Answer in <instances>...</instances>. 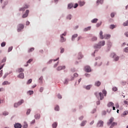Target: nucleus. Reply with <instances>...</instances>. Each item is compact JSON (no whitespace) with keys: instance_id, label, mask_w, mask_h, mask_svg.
Segmentation results:
<instances>
[{"instance_id":"nucleus-1","label":"nucleus","mask_w":128,"mask_h":128,"mask_svg":"<svg viewBox=\"0 0 128 128\" xmlns=\"http://www.w3.org/2000/svg\"><path fill=\"white\" fill-rule=\"evenodd\" d=\"M114 118L112 117L108 122V126H110V124H111L110 128H114V126H116L118 125V123L114 122Z\"/></svg>"},{"instance_id":"nucleus-2","label":"nucleus","mask_w":128,"mask_h":128,"mask_svg":"<svg viewBox=\"0 0 128 128\" xmlns=\"http://www.w3.org/2000/svg\"><path fill=\"white\" fill-rule=\"evenodd\" d=\"M104 44H106V42L104 40H102L98 44H96L95 46H94V48H100L104 46Z\"/></svg>"},{"instance_id":"nucleus-3","label":"nucleus","mask_w":128,"mask_h":128,"mask_svg":"<svg viewBox=\"0 0 128 128\" xmlns=\"http://www.w3.org/2000/svg\"><path fill=\"white\" fill-rule=\"evenodd\" d=\"M24 26L23 25V24H20L18 25V28H17V32H20L22 30H24Z\"/></svg>"},{"instance_id":"nucleus-4","label":"nucleus","mask_w":128,"mask_h":128,"mask_svg":"<svg viewBox=\"0 0 128 128\" xmlns=\"http://www.w3.org/2000/svg\"><path fill=\"white\" fill-rule=\"evenodd\" d=\"M95 95L98 98H100V100H104V95L102 94V93L96 92Z\"/></svg>"},{"instance_id":"nucleus-5","label":"nucleus","mask_w":128,"mask_h":128,"mask_svg":"<svg viewBox=\"0 0 128 128\" xmlns=\"http://www.w3.org/2000/svg\"><path fill=\"white\" fill-rule=\"evenodd\" d=\"M112 58L115 60V62H118V60H120V56H116V54L112 53Z\"/></svg>"},{"instance_id":"nucleus-6","label":"nucleus","mask_w":128,"mask_h":128,"mask_svg":"<svg viewBox=\"0 0 128 128\" xmlns=\"http://www.w3.org/2000/svg\"><path fill=\"white\" fill-rule=\"evenodd\" d=\"M66 33L64 32V34H62L60 36V42H64L66 40V39L64 38V36H66Z\"/></svg>"},{"instance_id":"nucleus-7","label":"nucleus","mask_w":128,"mask_h":128,"mask_svg":"<svg viewBox=\"0 0 128 128\" xmlns=\"http://www.w3.org/2000/svg\"><path fill=\"white\" fill-rule=\"evenodd\" d=\"M84 70L86 72H92V69L89 66H86L84 68Z\"/></svg>"},{"instance_id":"nucleus-8","label":"nucleus","mask_w":128,"mask_h":128,"mask_svg":"<svg viewBox=\"0 0 128 128\" xmlns=\"http://www.w3.org/2000/svg\"><path fill=\"white\" fill-rule=\"evenodd\" d=\"M104 126V122H102V120H100L98 122L97 124V126Z\"/></svg>"},{"instance_id":"nucleus-9","label":"nucleus","mask_w":128,"mask_h":128,"mask_svg":"<svg viewBox=\"0 0 128 128\" xmlns=\"http://www.w3.org/2000/svg\"><path fill=\"white\" fill-rule=\"evenodd\" d=\"M29 12H30V10H26V14H24L22 15V18H26L28 16Z\"/></svg>"},{"instance_id":"nucleus-10","label":"nucleus","mask_w":128,"mask_h":128,"mask_svg":"<svg viewBox=\"0 0 128 128\" xmlns=\"http://www.w3.org/2000/svg\"><path fill=\"white\" fill-rule=\"evenodd\" d=\"M18 78H24V73H21L18 76Z\"/></svg>"},{"instance_id":"nucleus-11","label":"nucleus","mask_w":128,"mask_h":128,"mask_svg":"<svg viewBox=\"0 0 128 128\" xmlns=\"http://www.w3.org/2000/svg\"><path fill=\"white\" fill-rule=\"evenodd\" d=\"M15 128H22V124L17 123L14 124Z\"/></svg>"},{"instance_id":"nucleus-12","label":"nucleus","mask_w":128,"mask_h":128,"mask_svg":"<svg viewBox=\"0 0 128 128\" xmlns=\"http://www.w3.org/2000/svg\"><path fill=\"white\" fill-rule=\"evenodd\" d=\"M66 68V66H60L58 68V70H64Z\"/></svg>"},{"instance_id":"nucleus-13","label":"nucleus","mask_w":128,"mask_h":128,"mask_svg":"<svg viewBox=\"0 0 128 128\" xmlns=\"http://www.w3.org/2000/svg\"><path fill=\"white\" fill-rule=\"evenodd\" d=\"M34 118L36 120H40V114H36L34 116Z\"/></svg>"},{"instance_id":"nucleus-14","label":"nucleus","mask_w":128,"mask_h":128,"mask_svg":"<svg viewBox=\"0 0 128 128\" xmlns=\"http://www.w3.org/2000/svg\"><path fill=\"white\" fill-rule=\"evenodd\" d=\"M107 106L108 108H110V106H114V104L112 103V102H110L108 104Z\"/></svg>"},{"instance_id":"nucleus-15","label":"nucleus","mask_w":128,"mask_h":128,"mask_svg":"<svg viewBox=\"0 0 128 128\" xmlns=\"http://www.w3.org/2000/svg\"><path fill=\"white\" fill-rule=\"evenodd\" d=\"M110 38V34H105L104 36V38H105L106 40H108V38Z\"/></svg>"},{"instance_id":"nucleus-16","label":"nucleus","mask_w":128,"mask_h":128,"mask_svg":"<svg viewBox=\"0 0 128 128\" xmlns=\"http://www.w3.org/2000/svg\"><path fill=\"white\" fill-rule=\"evenodd\" d=\"M100 40H104V36L102 35V31H100Z\"/></svg>"},{"instance_id":"nucleus-17","label":"nucleus","mask_w":128,"mask_h":128,"mask_svg":"<svg viewBox=\"0 0 128 128\" xmlns=\"http://www.w3.org/2000/svg\"><path fill=\"white\" fill-rule=\"evenodd\" d=\"M84 4H86V2L84 1L82 2V1H80L79 2V6H82Z\"/></svg>"},{"instance_id":"nucleus-18","label":"nucleus","mask_w":128,"mask_h":128,"mask_svg":"<svg viewBox=\"0 0 128 128\" xmlns=\"http://www.w3.org/2000/svg\"><path fill=\"white\" fill-rule=\"evenodd\" d=\"M90 28H92L91 26H88L85 28H84V32H88V30H90Z\"/></svg>"},{"instance_id":"nucleus-19","label":"nucleus","mask_w":128,"mask_h":128,"mask_svg":"<svg viewBox=\"0 0 128 128\" xmlns=\"http://www.w3.org/2000/svg\"><path fill=\"white\" fill-rule=\"evenodd\" d=\"M86 120L82 121L80 124L81 126H86Z\"/></svg>"},{"instance_id":"nucleus-20","label":"nucleus","mask_w":128,"mask_h":128,"mask_svg":"<svg viewBox=\"0 0 128 128\" xmlns=\"http://www.w3.org/2000/svg\"><path fill=\"white\" fill-rule=\"evenodd\" d=\"M96 86H100V81H97L95 82Z\"/></svg>"},{"instance_id":"nucleus-21","label":"nucleus","mask_w":128,"mask_h":128,"mask_svg":"<svg viewBox=\"0 0 128 128\" xmlns=\"http://www.w3.org/2000/svg\"><path fill=\"white\" fill-rule=\"evenodd\" d=\"M28 8V5L26 4L24 6V8H20V10H24V8Z\"/></svg>"},{"instance_id":"nucleus-22","label":"nucleus","mask_w":128,"mask_h":128,"mask_svg":"<svg viewBox=\"0 0 128 128\" xmlns=\"http://www.w3.org/2000/svg\"><path fill=\"white\" fill-rule=\"evenodd\" d=\"M73 6H74V5L72 4H68V8L69 10H70V8H72Z\"/></svg>"},{"instance_id":"nucleus-23","label":"nucleus","mask_w":128,"mask_h":128,"mask_svg":"<svg viewBox=\"0 0 128 128\" xmlns=\"http://www.w3.org/2000/svg\"><path fill=\"white\" fill-rule=\"evenodd\" d=\"M52 128H56L58 126V122H55L52 124Z\"/></svg>"},{"instance_id":"nucleus-24","label":"nucleus","mask_w":128,"mask_h":128,"mask_svg":"<svg viewBox=\"0 0 128 128\" xmlns=\"http://www.w3.org/2000/svg\"><path fill=\"white\" fill-rule=\"evenodd\" d=\"M98 20L97 18H94L92 20V24H96L98 22Z\"/></svg>"},{"instance_id":"nucleus-25","label":"nucleus","mask_w":128,"mask_h":128,"mask_svg":"<svg viewBox=\"0 0 128 128\" xmlns=\"http://www.w3.org/2000/svg\"><path fill=\"white\" fill-rule=\"evenodd\" d=\"M76 38H78V34H74L72 36V40H74Z\"/></svg>"},{"instance_id":"nucleus-26","label":"nucleus","mask_w":128,"mask_h":128,"mask_svg":"<svg viewBox=\"0 0 128 128\" xmlns=\"http://www.w3.org/2000/svg\"><path fill=\"white\" fill-rule=\"evenodd\" d=\"M28 94H29V96H30L31 94H34V91L32 90H29L27 92Z\"/></svg>"},{"instance_id":"nucleus-27","label":"nucleus","mask_w":128,"mask_h":128,"mask_svg":"<svg viewBox=\"0 0 128 128\" xmlns=\"http://www.w3.org/2000/svg\"><path fill=\"white\" fill-rule=\"evenodd\" d=\"M28 128V123L26 122H24V124H23V128Z\"/></svg>"},{"instance_id":"nucleus-28","label":"nucleus","mask_w":128,"mask_h":128,"mask_svg":"<svg viewBox=\"0 0 128 128\" xmlns=\"http://www.w3.org/2000/svg\"><path fill=\"white\" fill-rule=\"evenodd\" d=\"M34 48H30L28 50V52H34Z\"/></svg>"},{"instance_id":"nucleus-29","label":"nucleus","mask_w":128,"mask_h":128,"mask_svg":"<svg viewBox=\"0 0 128 128\" xmlns=\"http://www.w3.org/2000/svg\"><path fill=\"white\" fill-rule=\"evenodd\" d=\"M54 110L58 112V110H60V106H56L54 108Z\"/></svg>"},{"instance_id":"nucleus-30","label":"nucleus","mask_w":128,"mask_h":128,"mask_svg":"<svg viewBox=\"0 0 128 128\" xmlns=\"http://www.w3.org/2000/svg\"><path fill=\"white\" fill-rule=\"evenodd\" d=\"M116 27V25L112 24L110 26V28L111 30H114Z\"/></svg>"},{"instance_id":"nucleus-31","label":"nucleus","mask_w":128,"mask_h":128,"mask_svg":"<svg viewBox=\"0 0 128 128\" xmlns=\"http://www.w3.org/2000/svg\"><path fill=\"white\" fill-rule=\"evenodd\" d=\"M90 88H92V85H88L87 86L85 87V88H86V90H90Z\"/></svg>"},{"instance_id":"nucleus-32","label":"nucleus","mask_w":128,"mask_h":128,"mask_svg":"<svg viewBox=\"0 0 128 128\" xmlns=\"http://www.w3.org/2000/svg\"><path fill=\"white\" fill-rule=\"evenodd\" d=\"M24 69H22V68H20L18 69V72H24Z\"/></svg>"},{"instance_id":"nucleus-33","label":"nucleus","mask_w":128,"mask_h":128,"mask_svg":"<svg viewBox=\"0 0 128 128\" xmlns=\"http://www.w3.org/2000/svg\"><path fill=\"white\" fill-rule=\"evenodd\" d=\"M98 40V38L96 37H93L92 38V42H96V40Z\"/></svg>"},{"instance_id":"nucleus-34","label":"nucleus","mask_w":128,"mask_h":128,"mask_svg":"<svg viewBox=\"0 0 128 128\" xmlns=\"http://www.w3.org/2000/svg\"><path fill=\"white\" fill-rule=\"evenodd\" d=\"M32 80L30 79L28 82H27V84H32Z\"/></svg>"},{"instance_id":"nucleus-35","label":"nucleus","mask_w":128,"mask_h":128,"mask_svg":"<svg viewBox=\"0 0 128 128\" xmlns=\"http://www.w3.org/2000/svg\"><path fill=\"white\" fill-rule=\"evenodd\" d=\"M6 84H8V82L4 81V82H2L3 86H6Z\"/></svg>"},{"instance_id":"nucleus-36","label":"nucleus","mask_w":128,"mask_h":128,"mask_svg":"<svg viewBox=\"0 0 128 128\" xmlns=\"http://www.w3.org/2000/svg\"><path fill=\"white\" fill-rule=\"evenodd\" d=\"M20 106V104H18V103H15V104H14V108H18V106Z\"/></svg>"},{"instance_id":"nucleus-37","label":"nucleus","mask_w":128,"mask_h":128,"mask_svg":"<svg viewBox=\"0 0 128 128\" xmlns=\"http://www.w3.org/2000/svg\"><path fill=\"white\" fill-rule=\"evenodd\" d=\"M60 58H58L56 60H50L49 61V64H52V60H54V62H56V60H58Z\"/></svg>"},{"instance_id":"nucleus-38","label":"nucleus","mask_w":128,"mask_h":128,"mask_svg":"<svg viewBox=\"0 0 128 128\" xmlns=\"http://www.w3.org/2000/svg\"><path fill=\"white\" fill-rule=\"evenodd\" d=\"M32 110H30V109H28L27 110V112H26V114L27 116H28V114H30V112H31Z\"/></svg>"},{"instance_id":"nucleus-39","label":"nucleus","mask_w":128,"mask_h":128,"mask_svg":"<svg viewBox=\"0 0 128 128\" xmlns=\"http://www.w3.org/2000/svg\"><path fill=\"white\" fill-rule=\"evenodd\" d=\"M118 90V88L116 87H113L112 91L113 92H116Z\"/></svg>"},{"instance_id":"nucleus-40","label":"nucleus","mask_w":128,"mask_h":128,"mask_svg":"<svg viewBox=\"0 0 128 128\" xmlns=\"http://www.w3.org/2000/svg\"><path fill=\"white\" fill-rule=\"evenodd\" d=\"M104 0H98L96 2L97 4H102V1Z\"/></svg>"},{"instance_id":"nucleus-41","label":"nucleus","mask_w":128,"mask_h":128,"mask_svg":"<svg viewBox=\"0 0 128 128\" xmlns=\"http://www.w3.org/2000/svg\"><path fill=\"white\" fill-rule=\"evenodd\" d=\"M102 25V22H100V23H98L96 25V26L97 28H98L99 26H100Z\"/></svg>"},{"instance_id":"nucleus-42","label":"nucleus","mask_w":128,"mask_h":128,"mask_svg":"<svg viewBox=\"0 0 128 128\" xmlns=\"http://www.w3.org/2000/svg\"><path fill=\"white\" fill-rule=\"evenodd\" d=\"M18 104L20 106L22 104H24V100H22L20 102H18Z\"/></svg>"},{"instance_id":"nucleus-43","label":"nucleus","mask_w":128,"mask_h":128,"mask_svg":"<svg viewBox=\"0 0 128 128\" xmlns=\"http://www.w3.org/2000/svg\"><path fill=\"white\" fill-rule=\"evenodd\" d=\"M6 58L4 57L3 60H2V62H6Z\"/></svg>"},{"instance_id":"nucleus-44","label":"nucleus","mask_w":128,"mask_h":128,"mask_svg":"<svg viewBox=\"0 0 128 128\" xmlns=\"http://www.w3.org/2000/svg\"><path fill=\"white\" fill-rule=\"evenodd\" d=\"M6 46V43H5V42H2L1 44V46L4 47V46Z\"/></svg>"},{"instance_id":"nucleus-45","label":"nucleus","mask_w":128,"mask_h":128,"mask_svg":"<svg viewBox=\"0 0 128 128\" xmlns=\"http://www.w3.org/2000/svg\"><path fill=\"white\" fill-rule=\"evenodd\" d=\"M72 18V16L71 15H68L67 16V20H71Z\"/></svg>"},{"instance_id":"nucleus-46","label":"nucleus","mask_w":128,"mask_h":128,"mask_svg":"<svg viewBox=\"0 0 128 128\" xmlns=\"http://www.w3.org/2000/svg\"><path fill=\"white\" fill-rule=\"evenodd\" d=\"M116 108H120V105H118V103H116Z\"/></svg>"},{"instance_id":"nucleus-47","label":"nucleus","mask_w":128,"mask_h":128,"mask_svg":"<svg viewBox=\"0 0 128 128\" xmlns=\"http://www.w3.org/2000/svg\"><path fill=\"white\" fill-rule=\"evenodd\" d=\"M40 92H44V88L41 87V88H40Z\"/></svg>"},{"instance_id":"nucleus-48","label":"nucleus","mask_w":128,"mask_h":128,"mask_svg":"<svg viewBox=\"0 0 128 128\" xmlns=\"http://www.w3.org/2000/svg\"><path fill=\"white\" fill-rule=\"evenodd\" d=\"M102 93L104 94V96H106V90H103Z\"/></svg>"},{"instance_id":"nucleus-49","label":"nucleus","mask_w":128,"mask_h":128,"mask_svg":"<svg viewBox=\"0 0 128 128\" xmlns=\"http://www.w3.org/2000/svg\"><path fill=\"white\" fill-rule=\"evenodd\" d=\"M8 112H3V116H8Z\"/></svg>"},{"instance_id":"nucleus-50","label":"nucleus","mask_w":128,"mask_h":128,"mask_svg":"<svg viewBox=\"0 0 128 128\" xmlns=\"http://www.w3.org/2000/svg\"><path fill=\"white\" fill-rule=\"evenodd\" d=\"M102 116H106V111H103V112H102Z\"/></svg>"},{"instance_id":"nucleus-51","label":"nucleus","mask_w":128,"mask_h":128,"mask_svg":"<svg viewBox=\"0 0 128 128\" xmlns=\"http://www.w3.org/2000/svg\"><path fill=\"white\" fill-rule=\"evenodd\" d=\"M79 56H80V57H79L78 58H82L84 56L82 55V53H79Z\"/></svg>"},{"instance_id":"nucleus-52","label":"nucleus","mask_w":128,"mask_h":128,"mask_svg":"<svg viewBox=\"0 0 128 128\" xmlns=\"http://www.w3.org/2000/svg\"><path fill=\"white\" fill-rule=\"evenodd\" d=\"M78 6V4H76L74 6V8H76Z\"/></svg>"},{"instance_id":"nucleus-53","label":"nucleus","mask_w":128,"mask_h":128,"mask_svg":"<svg viewBox=\"0 0 128 128\" xmlns=\"http://www.w3.org/2000/svg\"><path fill=\"white\" fill-rule=\"evenodd\" d=\"M42 76H41L40 78H39V80H40V82H42Z\"/></svg>"},{"instance_id":"nucleus-54","label":"nucleus","mask_w":128,"mask_h":128,"mask_svg":"<svg viewBox=\"0 0 128 128\" xmlns=\"http://www.w3.org/2000/svg\"><path fill=\"white\" fill-rule=\"evenodd\" d=\"M125 52H128V47H126L124 50Z\"/></svg>"},{"instance_id":"nucleus-55","label":"nucleus","mask_w":128,"mask_h":128,"mask_svg":"<svg viewBox=\"0 0 128 128\" xmlns=\"http://www.w3.org/2000/svg\"><path fill=\"white\" fill-rule=\"evenodd\" d=\"M126 84V82H121V84H122V86H124Z\"/></svg>"},{"instance_id":"nucleus-56","label":"nucleus","mask_w":128,"mask_h":128,"mask_svg":"<svg viewBox=\"0 0 128 128\" xmlns=\"http://www.w3.org/2000/svg\"><path fill=\"white\" fill-rule=\"evenodd\" d=\"M74 76L75 78H78V74L76 73L74 74Z\"/></svg>"},{"instance_id":"nucleus-57","label":"nucleus","mask_w":128,"mask_h":128,"mask_svg":"<svg viewBox=\"0 0 128 128\" xmlns=\"http://www.w3.org/2000/svg\"><path fill=\"white\" fill-rule=\"evenodd\" d=\"M12 50V47H10L8 48V52H11Z\"/></svg>"},{"instance_id":"nucleus-58","label":"nucleus","mask_w":128,"mask_h":128,"mask_svg":"<svg viewBox=\"0 0 128 128\" xmlns=\"http://www.w3.org/2000/svg\"><path fill=\"white\" fill-rule=\"evenodd\" d=\"M79 120H84V116H80V118H79Z\"/></svg>"},{"instance_id":"nucleus-59","label":"nucleus","mask_w":128,"mask_h":128,"mask_svg":"<svg viewBox=\"0 0 128 128\" xmlns=\"http://www.w3.org/2000/svg\"><path fill=\"white\" fill-rule=\"evenodd\" d=\"M128 114V112L126 111L124 112L123 114L124 116H126V114Z\"/></svg>"},{"instance_id":"nucleus-60","label":"nucleus","mask_w":128,"mask_h":128,"mask_svg":"<svg viewBox=\"0 0 128 128\" xmlns=\"http://www.w3.org/2000/svg\"><path fill=\"white\" fill-rule=\"evenodd\" d=\"M34 122H36V120H34L32 121L31 122V124H34Z\"/></svg>"},{"instance_id":"nucleus-61","label":"nucleus","mask_w":128,"mask_h":128,"mask_svg":"<svg viewBox=\"0 0 128 128\" xmlns=\"http://www.w3.org/2000/svg\"><path fill=\"white\" fill-rule=\"evenodd\" d=\"M58 98H62V95H60V94H58Z\"/></svg>"},{"instance_id":"nucleus-62","label":"nucleus","mask_w":128,"mask_h":128,"mask_svg":"<svg viewBox=\"0 0 128 128\" xmlns=\"http://www.w3.org/2000/svg\"><path fill=\"white\" fill-rule=\"evenodd\" d=\"M8 76V74H5L4 76V78H6V76Z\"/></svg>"},{"instance_id":"nucleus-63","label":"nucleus","mask_w":128,"mask_h":128,"mask_svg":"<svg viewBox=\"0 0 128 128\" xmlns=\"http://www.w3.org/2000/svg\"><path fill=\"white\" fill-rule=\"evenodd\" d=\"M111 18H114V13H112L110 14Z\"/></svg>"},{"instance_id":"nucleus-64","label":"nucleus","mask_w":128,"mask_h":128,"mask_svg":"<svg viewBox=\"0 0 128 128\" xmlns=\"http://www.w3.org/2000/svg\"><path fill=\"white\" fill-rule=\"evenodd\" d=\"M124 102L125 104H128V102L126 100H124Z\"/></svg>"}]
</instances>
